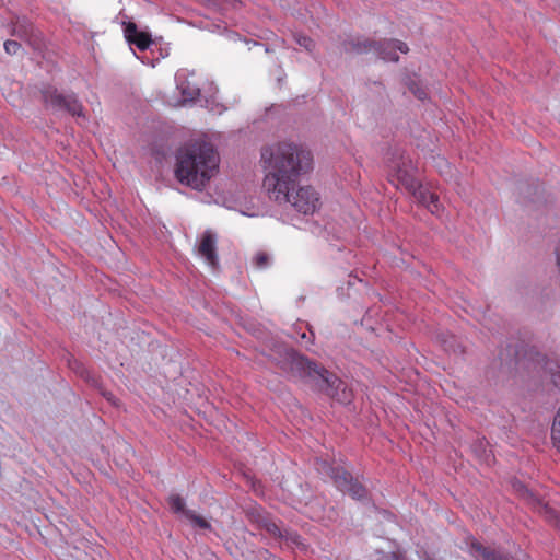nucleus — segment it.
Instances as JSON below:
<instances>
[{"instance_id": "f257e3e1", "label": "nucleus", "mask_w": 560, "mask_h": 560, "mask_svg": "<svg viewBox=\"0 0 560 560\" xmlns=\"http://www.w3.org/2000/svg\"><path fill=\"white\" fill-rule=\"evenodd\" d=\"M260 162L266 171L262 185L270 199L288 202L303 214L319 209L320 196L314 187L305 185L295 189L298 178L313 168L310 150L293 142H278L261 149Z\"/></svg>"}, {"instance_id": "f03ea898", "label": "nucleus", "mask_w": 560, "mask_h": 560, "mask_svg": "<svg viewBox=\"0 0 560 560\" xmlns=\"http://www.w3.org/2000/svg\"><path fill=\"white\" fill-rule=\"evenodd\" d=\"M219 162V155L210 143L196 141L178 151L175 176L180 184L201 190L218 173Z\"/></svg>"}, {"instance_id": "7ed1b4c3", "label": "nucleus", "mask_w": 560, "mask_h": 560, "mask_svg": "<svg viewBox=\"0 0 560 560\" xmlns=\"http://www.w3.org/2000/svg\"><path fill=\"white\" fill-rule=\"evenodd\" d=\"M388 167V180L393 185L411 194L432 214H440L442 205L438 196L418 182L415 176L417 167L409 156L400 155L393 159Z\"/></svg>"}, {"instance_id": "20e7f679", "label": "nucleus", "mask_w": 560, "mask_h": 560, "mask_svg": "<svg viewBox=\"0 0 560 560\" xmlns=\"http://www.w3.org/2000/svg\"><path fill=\"white\" fill-rule=\"evenodd\" d=\"M291 369L293 372L299 374L301 377L319 378L327 385L328 388H336L335 393H329L341 404H349L352 400V392L346 384L340 381L337 376L330 374L323 366L310 361L307 358L298 355L296 353H290Z\"/></svg>"}, {"instance_id": "39448f33", "label": "nucleus", "mask_w": 560, "mask_h": 560, "mask_svg": "<svg viewBox=\"0 0 560 560\" xmlns=\"http://www.w3.org/2000/svg\"><path fill=\"white\" fill-rule=\"evenodd\" d=\"M355 50L358 52L363 51H374L381 59L385 61H397L398 55L397 51L402 54L408 52V46L399 40H384L382 43H369L362 42L355 45Z\"/></svg>"}, {"instance_id": "423d86ee", "label": "nucleus", "mask_w": 560, "mask_h": 560, "mask_svg": "<svg viewBox=\"0 0 560 560\" xmlns=\"http://www.w3.org/2000/svg\"><path fill=\"white\" fill-rule=\"evenodd\" d=\"M43 97L47 106L54 109L67 110L73 116H83V107L74 95H63L56 89H47L43 92Z\"/></svg>"}, {"instance_id": "0eeeda50", "label": "nucleus", "mask_w": 560, "mask_h": 560, "mask_svg": "<svg viewBox=\"0 0 560 560\" xmlns=\"http://www.w3.org/2000/svg\"><path fill=\"white\" fill-rule=\"evenodd\" d=\"M514 488L518 495L526 502L533 505L540 514H542L547 521L552 522L560 528V514L547 503L541 502L526 486L522 483H515Z\"/></svg>"}, {"instance_id": "6e6552de", "label": "nucleus", "mask_w": 560, "mask_h": 560, "mask_svg": "<svg viewBox=\"0 0 560 560\" xmlns=\"http://www.w3.org/2000/svg\"><path fill=\"white\" fill-rule=\"evenodd\" d=\"M331 478L340 491L350 494L354 499L365 497V488L358 480H354L349 472L340 469H331Z\"/></svg>"}, {"instance_id": "1a4fd4ad", "label": "nucleus", "mask_w": 560, "mask_h": 560, "mask_svg": "<svg viewBox=\"0 0 560 560\" xmlns=\"http://www.w3.org/2000/svg\"><path fill=\"white\" fill-rule=\"evenodd\" d=\"M196 250L199 257L212 268L218 266L217 235L211 231H205L198 238Z\"/></svg>"}, {"instance_id": "9d476101", "label": "nucleus", "mask_w": 560, "mask_h": 560, "mask_svg": "<svg viewBox=\"0 0 560 560\" xmlns=\"http://www.w3.org/2000/svg\"><path fill=\"white\" fill-rule=\"evenodd\" d=\"M175 79L177 89L179 90L183 97L182 104L195 101L199 96L200 89L188 80L185 71H178Z\"/></svg>"}, {"instance_id": "9b49d317", "label": "nucleus", "mask_w": 560, "mask_h": 560, "mask_svg": "<svg viewBox=\"0 0 560 560\" xmlns=\"http://www.w3.org/2000/svg\"><path fill=\"white\" fill-rule=\"evenodd\" d=\"M125 32L127 39L131 44H135L140 50L147 49L152 43L150 35L139 32L133 23H129Z\"/></svg>"}, {"instance_id": "f8f14e48", "label": "nucleus", "mask_w": 560, "mask_h": 560, "mask_svg": "<svg viewBox=\"0 0 560 560\" xmlns=\"http://www.w3.org/2000/svg\"><path fill=\"white\" fill-rule=\"evenodd\" d=\"M168 505L175 513H183L186 516V512H189L188 510H185V501L184 499L178 494H172L168 497Z\"/></svg>"}, {"instance_id": "ddd939ff", "label": "nucleus", "mask_w": 560, "mask_h": 560, "mask_svg": "<svg viewBox=\"0 0 560 560\" xmlns=\"http://www.w3.org/2000/svg\"><path fill=\"white\" fill-rule=\"evenodd\" d=\"M271 257L266 252H258L253 257V265L258 269H264L270 265Z\"/></svg>"}, {"instance_id": "4468645a", "label": "nucleus", "mask_w": 560, "mask_h": 560, "mask_svg": "<svg viewBox=\"0 0 560 560\" xmlns=\"http://www.w3.org/2000/svg\"><path fill=\"white\" fill-rule=\"evenodd\" d=\"M551 438L555 446L560 452V408L558 409L552 423Z\"/></svg>"}, {"instance_id": "2eb2a0df", "label": "nucleus", "mask_w": 560, "mask_h": 560, "mask_svg": "<svg viewBox=\"0 0 560 560\" xmlns=\"http://www.w3.org/2000/svg\"><path fill=\"white\" fill-rule=\"evenodd\" d=\"M186 517L188 520H190L191 523L195 526H197V527H200V528H203V529H209L210 528L209 522L206 521L205 518H202L201 516L196 515L192 511L191 512H186Z\"/></svg>"}, {"instance_id": "dca6fc26", "label": "nucleus", "mask_w": 560, "mask_h": 560, "mask_svg": "<svg viewBox=\"0 0 560 560\" xmlns=\"http://www.w3.org/2000/svg\"><path fill=\"white\" fill-rule=\"evenodd\" d=\"M295 40L296 43L303 47L305 50L307 51H313L314 47H315V43L312 38L307 37V36H304V35H296L295 36Z\"/></svg>"}, {"instance_id": "f3484780", "label": "nucleus", "mask_w": 560, "mask_h": 560, "mask_svg": "<svg viewBox=\"0 0 560 560\" xmlns=\"http://www.w3.org/2000/svg\"><path fill=\"white\" fill-rule=\"evenodd\" d=\"M264 527L273 537H282V532H281L280 527L275 522L266 521L264 523Z\"/></svg>"}, {"instance_id": "a211bd4d", "label": "nucleus", "mask_w": 560, "mask_h": 560, "mask_svg": "<svg viewBox=\"0 0 560 560\" xmlns=\"http://www.w3.org/2000/svg\"><path fill=\"white\" fill-rule=\"evenodd\" d=\"M409 90L412 92L415 96H417L419 100H424L427 97V91L424 88L420 86V84L416 82H411L409 84Z\"/></svg>"}, {"instance_id": "6ab92c4d", "label": "nucleus", "mask_w": 560, "mask_h": 560, "mask_svg": "<svg viewBox=\"0 0 560 560\" xmlns=\"http://www.w3.org/2000/svg\"><path fill=\"white\" fill-rule=\"evenodd\" d=\"M21 45L15 40H7L4 43V49L9 55H15L20 50Z\"/></svg>"}, {"instance_id": "aec40b11", "label": "nucleus", "mask_w": 560, "mask_h": 560, "mask_svg": "<svg viewBox=\"0 0 560 560\" xmlns=\"http://www.w3.org/2000/svg\"><path fill=\"white\" fill-rule=\"evenodd\" d=\"M376 560H400V558L395 552H383Z\"/></svg>"}, {"instance_id": "412c9836", "label": "nucleus", "mask_w": 560, "mask_h": 560, "mask_svg": "<svg viewBox=\"0 0 560 560\" xmlns=\"http://www.w3.org/2000/svg\"><path fill=\"white\" fill-rule=\"evenodd\" d=\"M551 381L560 390V368H558L556 372L551 373Z\"/></svg>"}, {"instance_id": "4be33fe9", "label": "nucleus", "mask_w": 560, "mask_h": 560, "mask_svg": "<svg viewBox=\"0 0 560 560\" xmlns=\"http://www.w3.org/2000/svg\"><path fill=\"white\" fill-rule=\"evenodd\" d=\"M104 396L108 401H110L113 405H117L116 399L113 394L110 393H104Z\"/></svg>"}, {"instance_id": "5701e85b", "label": "nucleus", "mask_w": 560, "mask_h": 560, "mask_svg": "<svg viewBox=\"0 0 560 560\" xmlns=\"http://www.w3.org/2000/svg\"><path fill=\"white\" fill-rule=\"evenodd\" d=\"M556 260H557V266L560 269V244L558 245V247L556 249Z\"/></svg>"}, {"instance_id": "b1692460", "label": "nucleus", "mask_w": 560, "mask_h": 560, "mask_svg": "<svg viewBox=\"0 0 560 560\" xmlns=\"http://www.w3.org/2000/svg\"><path fill=\"white\" fill-rule=\"evenodd\" d=\"M301 339H302V341L305 340V343L311 342V338L307 336L306 332H303L301 335Z\"/></svg>"}, {"instance_id": "393cba45", "label": "nucleus", "mask_w": 560, "mask_h": 560, "mask_svg": "<svg viewBox=\"0 0 560 560\" xmlns=\"http://www.w3.org/2000/svg\"><path fill=\"white\" fill-rule=\"evenodd\" d=\"M231 2L234 4V2H236V0H231Z\"/></svg>"}]
</instances>
